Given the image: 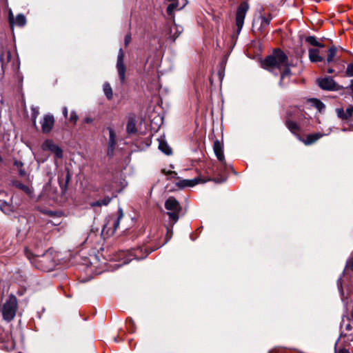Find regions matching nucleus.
Here are the masks:
<instances>
[{
	"label": "nucleus",
	"mask_w": 353,
	"mask_h": 353,
	"mask_svg": "<svg viewBox=\"0 0 353 353\" xmlns=\"http://www.w3.org/2000/svg\"><path fill=\"white\" fill-rule=\"evenodd\" d=\"M13 185L16 188L23 190L24 192H26L27 194L30 195L32 193L31 188L28 185L23 184L21 182L19 181H13Z\"/></svg>",
	"instance_id": "23"
},
{
	"label": "nucleus",
	"mask_w": 353,
	"mask_h": 353,
	"mask_svg": "<svg viewBox=\"0 0 353 353\" xmlns=\"http://www.w3.org/2000/svg\"><path fill=\"white\" fill-rule=\"evenodd\" d=\"M41 148L44 152H50L53 154H62L61 149L54 143L53 141L47 139L41 145Z\"/></svg>",
	"instance_id": "12"
},
{
	"label": "nucleus",
	"mask_w": 353,
	"mask_h": 353,
	"mask_svg": "<svg viewBox=\"0 0 353 353\" xmlns=\"http://www.w3.org/2000/svg\"><path fill=\"white\" fill-rule=\"evenodd\" d=\"M101 190L103 192H105V191L112 192V188L110 185H104L102 188Z\"/></svg>",
	"instance_id": "38"
},
{
	"label": "nucleus",
	"mask_w": 353,
	"mask_h": 353,
	"mask_svg": "<svg viewBox=\"0 0 353 353\" xmlns=\"http://www.w3.org/2000/svg\"><path fill=\"white\" fill-rule=\"evenodd\" d=\"M310 103L312 106L315 107L319 112H321L325 109V105L316 99H310Z\"/></svg>",
	"instance_id": "27"
},
{
	"label": "nucleus",
	"mask_w": 353,
	"mask_h": 353,
	"mask_svg": "<svg viewBox=\"0 0 353 353\" xmlns=\"http://www.w3.org/2000/svg\"><path fill=\"white\" fill-rule=\"evenodd\" d=\"M286 125H287V127L295 135L297 136V137L299 138V137H301V135L299 134L300 132H301V129L299 128V126L296 124V122L294 121H286Z\"/></svg>",
	"instance_id": "21"
},
{
	"label": "nucleus",
	"mask_w": 353,
	"mask_h": 353,
	"mask_svg": "<svg viewBox=\"0 0 353 353\" xmlns=\"http://www.w3.org/2000/svg\"><path fill=\"white\" fill-rule=\"evenodd\" d=\"M213 149H214V154H216V155L223 154V145L220 141H216L214 143Z\"/></svg>",
	"instance_id": "31"
},
{
	"label": "nucleus",
	"mask_w": 353,
	"mask_h": 353,
	"mask_svg": "<svg viewBox=\"0 0 353 353\" xmlns=\"http://www.w3.org/2000/svg\"><path fill=\"white\" fill-rule=\"evenodd\" d=\"M77 120V115L76 112H72L70 113L69 121L70 122H72V123H75Z\"/></svg>",
	"instance_id": "37"
},
{
	"label": "nucleus",
	"mask_w": 353,
	"mask_h": 353,
	"mask_svg": "<svg viewBox=\"0 0 353 353\" xmlns=\"http://www.w3.org/2000/svg\"><path fill=\"white\" fill-rule=\"evenodd\" d=\"M170 37L174 40L179 34V33L181 32V30H179V28L176 24H173L171 26L170 28Z\"/></svg>",
	"instance_id": "30"
},
{
	"label": "nucleus",
	"mask_w": 353,
	"mask_h": 353,
	"mask_svg": "<svg viewBox=\"0 0 353 353\" xmlns=\"http://www.w3.org/2000/svg\"><path fill=\"white\" fill-rule=\"evenodd\" d=\"M158 247L151 248L149 246L138 247L130 250H120L112 256V260L118 262L117 267H121L123 265L128 264L133 259H145L150 253L156 250Z\"/></svg>",
	"instance_id": "3"
},
{
	"label": "nucleus",
	"mask_w": 353,
	"mask_h": 353,
	"mask_svg": "<svg viewBox=\"0 0 353 353\" xmlns=\"http://www.w3.org/2000/svg\"><path fill=\"white\" fill-rule=\"evenodd\" d=\"M309 58L312 62H320L323 60V58L321 56L320 50L317 48L309 49Z\"/></svg>",
	"instance_id": "17"
},
{
	"label": "nucleus",
	"mask_w": 353,
	"mask_h": 353,
	"mask_svg": "<svg viewBox=\"0 0 353 353\" xmlns=\"http://www.w3.org/2000/svg\"><path fill=\"white\" fill-rule=\"evenodd\" d=\"M111 200H112V197H110L109 196H106L101 200H99V201L91 203L90 205L93 208L94 207L106 206L110 203Z\"/></svg>",
	"instance_id": "22"
},
{
	"label": "nucleus",
	"mask_w": 353,
	"mask_h": 353,
	"mask_svg": "<svg viewBox=\"0 0 353 353\" xmlns=\"http://www.w3.org/2000/svg\"><path fill=\"white\" fill-rule=\"evenodd\" d=\"M351 317H352V319L353 320V310H352V314H351Z\"/></svg>",
	"instance_id": "48"
},
{
	"label": "nucleus",
	"mask_w": 353,
	"mask_h": 353,
	"mask_svg": "<svg viewBox=\"0 0 353 353\" xmlns=\"http://www.w3.org/2000/svg\"><path fill=\"white\" fill-rule=\"evenodd\" d=\"M305 41L307 43H308L309 44H310L313 46H316L319 48L324 47V45L319 43L314 37L309 36L306 38Z\"/></svg>",
	"instance_id": "29"
},
{
	"label": "nucleus",
	"mask_w": 353,
	"mask_h": 353,
	"mask_svg": "<svg viewBox=\"0 0 353 353\" xmlns=\"http://www.w3.org/2000/svg\"><path fill=\"white\" fill-rule=\"evenodd\" d=\"M339 353H350V352L345 349H341V350H339Z\"/></svg>",
	"instance_id": "43"
},
{
	"label": "nucleus",
	"mask_w": 353,
	"mask_h": 353,
	"mask_svg": "<svg viewBox=\"0 0 353 353\" xmlns=\"http://www.w3.org/2000/svg\"><path fill=\"white\" fill-rule=\"evenodd\" d=\"M319 87L325 90H338L339 85L331 77H324L317 80Z\"/></svg>",
	"instance_id": "11"
},
{
	"label": "nucleus",
	"mask_w": 353,
	"mask_h": 353,
	"mask_svg": "<svg viewBox=\"0 0 353 353\" xmlns=\"http://www.w3.org/2000/svg\"><path fill=\"white\" fill-rule=\"evenodd\" d=\"M92 121V119L91 118H90V117H87L85 119V122L88 123H91Z\"/></svg>",
	"instance_id": "44"
},
{
	"label": "nucleus",
	"mask_w": 353,
	"mask_h": 353,
	"mask_svg": "<svg viewBox=\"0 0 353 353\" xmlns=\"http://www.w3.org/2000/svg\"><path fill=\"white\" fill-rule=\"evenodd\" d=\"M264 68L272 70L283 68L281 74L280 85L286 84L290 74V70L288 65V57L281 50H275L272 54L267 57L262 63Z\"/></svg>",
	"instance_id": "2"
},
{
	"label": "nucleus",
	"mask_w": 353,
	"mask_h": 353,
	"mask_svg": "<svg viewBox=\"0 0 353 353\" xmlns=\"http://www.w3.org/2000/svg\"><path fill=\"white\" fill-rule=\"evenodd\" d=\"M108 130L109 131L108 150L109 152H112L117 143L116 134L112 128L110 127Z\"/></svg>",
	"instance_id": "18"
},
{
	"label": "nucleus",
	"mask_w": 353,
	"mask_h": 353,
	"mask_svg": "<svg viewBox=\"0 0 353 353\" xmlns=\"http://www.w3.org/2000/svg\"><path fill=\"white\" fill-rule=\"evenodd\" d=\"M130 41H131V36H130V34H127L125 37V46H127L130 43Z\"/></svg>",
	"instance_id": "40"
},
{
	"label": "nucleus",
	"mask_w": 353,
	"mask_h": 353,
	"mask_svg": "<svg viewBox=\"0 0 353 353\" xmlns=\"http://www.w3.org/2000/svg\"><path fill=\"white\" fill-rule=\"evenodd\" d=\"M165 208L169 211L167 214L169 216L170 227L172 228L179 220V214L181 211L180 205L174 197H169L165 203Z\"/></svg>",
	"instance_id": "5"
},
{
	"label": "nucleus",
	"mask_w": 353,
	"mask_h": 353,
	"mask_svg": "<svg viewBox=\"0 0 353 353\" xmlns=\"http://www.w3.org/2000/svg\"><path fill=\"white\" fill-rule=\"evenodd\" d=\"M0 208L1 210L6 214H9L12 211L10 206L6 203H3Z\"/></svg>",
	"instance_id": "33"
},
{
	"label": "nucleus",
	"mask_w": 353,
	"mask_h": 353,
	"mask_svg": "<svg viewBox=\"0 0 353 353\" xmlns=\"http://www.w3.org/2000/svg\"><path fill=\"white\" fill-rule=\"evenodd\" d=\"M162 172L166 174V175H169L171 177H174V176L176 175V173L175 172H173V171H168V172H165V170H163Z\"/></svg>",
	"instance_id": "39"
},
{
	"label": "nucleus",
	"mask_w": 353,
	"mask_h": 353,
	"mask_svg": "<svg viewBox=\"0 0 353 353\" xmlns=\"http://www.w3.org/2000/svg\"><path fill=\"white\" fill-rule=\"evenodd\" d=\"M323 136V134L320 132L307 134L305 137H299V139L302 141L305 145H311L318 141Z\"/></svg>",
	"instance_id": "14"
},
{
	"label": "nucleus",
	"mask_w": 353,
	"mask_h": 353,
	"mask_svg": "<svg viewBox=\"0 0 353 353\" xmlns=\"http://www.w3.org/2000/svg\"><path fill=\"white\" fill-rule=\"evenodd\" d=\"M217 165L216 169L210 168V171H207L208 175L204 178L201 176L196 177L193 179H180L176 183L178 188H183L186 187H193L199 183H204L207 181L213 180L218 183H221L226 179L225 165V156H216Z\"/></svg>",
	"instance_id": "1"
},
{
	"label": "nucleus",
	"mask_w": 353,
	"mask_h": 353,
	"mask_svg": "<svg viewBox=\"0 0 353 353\" xmlns=\"http://www.w3.org/2000/svg\"><path fill=\"white\" fill-rule=\"evenodd\" d=\"M62 112H63V114L66 118L67 116H68V109H67V108L66 107H63V110H62Z\"/></svg>",
	"instance_id": "42"
},
{
	"label": "nucleus",
	"mask_w": 353,
	"mask_h": 353,
	"mask_svg": "<svg viewBox=\"0 0 353 353\" xmlns=\"http://www.w3.org/2000/svg\"><path fill=\"white\" fill-rule=\"evenodd\" d=\"M159 148L165 154H170L172 153L171 148L168 143L163 141H159Z\"/></svg>",
	"instance_id": "24"
},
{
	"label": "nucleus",
	"mask_w": 353,
	"mask_h": 353,
	"mask_svg": "<svg viewBox=\"0 0 353 353\" xmlns=\"http://www.w3.org/2000/svg\"><path fill=\"white\" fill-rule=\"evenodd\" d=\"M170 3L168 6L167 8V12L169 15L172 16L173 14V12L176 10H181V8H179V5L177 3L176 1H170Z\"/></svg>",
	"instance_id": "28"
},
{
	"label": "nucleus",
	"mask_w": 353,
	"mask_h": 353,
	"mask_svg": "<svg viewBox=\"0 0 353 353\" xmlns=\"http://www.w3.org/2000/svg\"><path fill=\"white\" fill-rule=\"evenodd\" d=\"M272 19V15L270 12H265L261 10L253 20V30L257 31L260 34L264 33Z\"/></svg>",
	"instance_id": "4"
},
{
	"label": "nucleus",
	"mask_w": 353,
	"mask_h": 353,
	"mask_svg": "<svg viewBox=\"0 0 353 353\" xmlns=\"http://www.w3.org/2000/svg\"><path fill=\"white\" fill-rule=\"evenodd\" d=\"M35 261L39 263L37 268L43 271H50L54 266V262L50 259V256L48 254L37 257Z\"/></svg>",
	"instance_id": "8"
},
{
	"label": "nucleus",
	"mask_w": 353,
	"mask_h": 353,
	"mask_svg": "<svg viewBox=\"0 0 353 353\" xmlns=\"http://www.w3.org/2000/svg\"><path fill=\"white\" fill-rule=\"evenodd\" d=\"M327 72H328L329 74H332V73H334V70L333 69H332V68H329V69L327 70Z\"/></svg>",
	"instance_id": "45"
},
{
	"label": "nucleus",
	"mask_w": 353,
	"mask_h": 353,
	"mask_svg": "<svg viewBox=\"0 0 353 353\" xmlns=\"http://www.w3.org/2000/svg\"><path fill=\"white\" fill-rule=\"evenodd\" d=\"M14 164L19 169V175L21 177H25L27 179V181H28L30 182V180L29 179V176H28L26 174V172H25V170H23L22 169V166H23L22 162L16 160V161H14Z\"/></svg>",
	"instance_id": "25"
},
{
	"label": "nucleus",
	"mask_w": 353,
	"mask_h": 353,
	"mask_svg": "<svg viewBox=\"0 0 353 353\" xmlns=\"http://www.w3.org/2000/svg\"><path fill=\"white\" fill-rule=\"evenodd\" d=\"M17 299L14 295H10L2 308V315L7 321H12L15 316L17 310Z\"/></svg>",
	"instance_id": "6"
},
{
	"label": "nucleus",
	"mask_w": 353,
	"mask_h": 353,
	"mask_svg": "<svg viewBox=\"0 0 353 353\" xmlns=\"http://www.w3.org/2000/svg\"><path fill=\"white\" fill-rule=\"evenodd\" d=\"M126 131L128 134H132L137 132L136 121L134 117H128Z\"/></svg>",
	"instance_id": "20"
},
{
	"label": "nucleus",
	"mask_w": 353,
	"mask_h": 353,
	"mask_svg": "<svg viewBox=\"0 0 353 353\" xmlns=\"http://www.w3.org/2000/svg\"><path fill=\"white\" fill-rule=\"evenodd\" d=\"M340 338H344L345 341L347 342L353 341V326L350 323L345 325V328L341 333Z\"/></svg>",
	"instance_id": "15"
},
{
	"label": "nucleus",
	"mask_w": 353,
	"mask_h": 353,
	"mask_svg": "<svg viewBox=\"0 0 353 353\" xmlns=\"http://www.w3.org/2000/svg\"><path fill=\"white\" fill-rule=\"evenodd\" d=\"M337 57V48L334 46L330 47L327 52L326 63L330 64L335 61Z\"/></svg>",
	"instance_id": "19"
},
{
	"label": "nucleus",
	"mask_w": 353,
	"mask_h": 353,
	"mask_svg": "<svg viewBox=\"0 0 353 353\" xmlns=\"http://www.w3.org/2000/svg\"><path fill=\"white\" fill-rule=\"evenodd\" d=\"M15 24L19 26H23L26 23V19L24 15L18 14L15 19Z\"/></svg>",
	"instance_id": "32"
},
{
	"label": "nucleus",
	"mask_w": 353,
	"mask_h": 353,
	"mask_svg": "<svg viewBox=\"0 0 353 353\" xmlns=\"http://www.w3.org/2000/svg\"><path fill=\"white\" fill-rule=\"evenodd\" d=\"M123 214L121 209L119 210L118 214L116 215L110 216L104 225V229L107 228L108 230L112 229V232H114L120 224V221L123 218Z\"/></svg>",
	"instance_id": "9"
},
{
	"label": "nucleus",
	"mask_w": 353,
	"mask_h": 353,
	"mask_svg": "<svg viewBox=\"0 0 353 353\" xmlns=\"http://www.w3.org/2000/svg\"><path fill=\"white\" fill-rule=\"evenodd\" d=\"M12 19H12V13L10 12V23H12Z\"/></svg>",
	"instance_id": "46"
},
{
	"label": "nucleus",
	"mask_w": 353,
	"mask_h": 353,
	"mask_svg": "<svg viewBox=\"0 0 353 353\" xmlns=\"http://www.w3.org/2000/svg\"><path fill=\"white\" fill-rule=\"evenodd\" d=\"M248 9L249 5L245 1L242 2L238 7L235 19V26L236 29V34L235 36L236 38H237L243 28L245 17Z\"/></svg>",
	"instance_id": "7"
},
{
	"label": "nucleus",
	"mask_w": 353,
	"mask_h": 353,
	"mask_svg": "<svg viewBox=\"0 0 353 353\" xmlns=\"http://www.w3.org/2000/svg\"><path fill=\"white\" fill-rule=\"evenodd\" d=\"M103 88L104 94L106 96V97L108 98V99H109V100L112 99V97H113V92H112V88H111L110 83L108 82L104 83V84L103 85Z\"/></svg>",
	"instance_id": "26"
},
{
	"label": "nucleus",
	"mask_w": 353,
	"mask_h": 353,
	"mask_svg": "<svg viewBox=\"0 0 353 353\" xmlns=\"http://www.w3.org/2000/svg\"><path fill=\"white\" fill-rule=\"evenodd\" d=\"M129 322H130V323H132V320L131 319H129Z\"/></svg>",
	"instance_id": "49"
},
{
	"label": "nucleus",
	"mask_w": 353,
	"mask_h": 353,
	"mask_svg": "<svg viewBox=\"0 0 353 353\" xmlns=\"http://www.w3.org/2000/svg\"><path fill=\"white\" fill-rule=\"evenodd\" d=\"M168 1H176L181 9L187 4V0H168Z\"/></svg>",
	"instance_id": "36"
},
{
	"label": "nucleus",
	"mask_w": 353,
	"mask_h": 353,
	"mask_svg": "<svg viewBox=\"0 0 353 353\" xmlns=\"http://www.w3.org/2000/svg\"><path fill=\"white\" fill-rule=\"evenodd\" d=\"M350 88H351V90H352V92H353V80H352V82H351Z\"/></svg>",
	"instance_id": "47"
},
{
	"label": "nucleus",
	"mask_w": 353,
	"mask_h": 353,
	"mask_svg": "<svg viewBox=\"0 0 353 353\" xmlns=\"http://www.w3.org/2000/svg\"><path fill=\"white\" fill-rule=\"evenodd\" d=\"M54 123V119L52 115L46 114L43 117L41 122V128L43 133L50 132Z\"/></svg>",
	"instance_id": "13"
},
{
	"label": "nucleus",
	"mask_w": 353,
	"mask_h": 353,
	"mask_svg": "<svg viewBox=\"0 0 353 353\" xmlns=\"http://www.w3.org/2000/svg\"><path fill=\"white\" fill-rule=\"evenodd\" d=\"M336 112L339 118L343 120H347L352 116L353 106H349L345 111L343 108H336Z\"/></svg>",
	"instance_id": "16"
},
{
	"label": "nucleus",
	"mask_w": 353,
	"mask_h": 353,
	"mask_svg": "<svg viewBox=\"0 0 353 353\" xmlns=\"http://www.w3.org/2000/svg\"><path fill=\"white\" fill-rule=\"evenodd\" d=\"M124 59V52L121 48L119 50L117 61V69L119 74V79L121 83H123L125 81V72L126 68L123 62Z\"/></svg>",
	"instance_id": "10"
},
{
	"label": "nucleus",
	"mask_w": 353,
	"mask_h": 353,
	"mask_svg": "<svg viewBox=\"0 0 353 353\" xmlns=\"http://www.w3.org/2000/svg\"><path fill=\"white\" fill-rule=\"evenodd\" d=\"M346 75L347 77H353V63H351L347 65Z\"/></svg>",
	"instance_id": "34"
},
{
	"label": "nucleus",
	"mask_w": 353,
	"mask_h": 353,
	"mask_svg": "<svg viewBox=\"0 0 353 353\" xmlns=\"http://www.w3.org/2000/svg\"><path fill=\"white\" fill-rule=\"evenodd\" d=\"M33 123H36V117L37 116V114H39V111L36 109H33Z\"/></svg>",
	"instance_id": "41"
},
{
	"label": "nucleus",
	"mask_w": 353,
	"mask_h": 353,
	"mask_svg": "<svg viewBox=\"0 0 353 353\" xmlns=\"http://www.w3.org/2000/svg\"><path fill=\"white\" fill-rule=\"evenodd\" d=\"M345 268L347 270H353V256L350 257L347 261Z\"/></svg>",
	"instance_id": "35"
}]
</instances>
